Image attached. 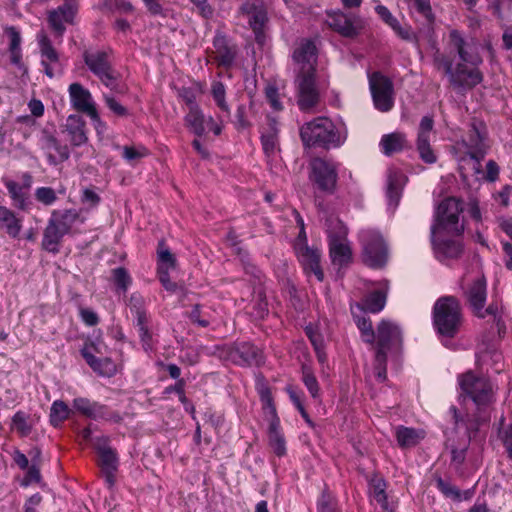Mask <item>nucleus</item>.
Instances as JSON below:
<instances>
[{
  "label": "nucleus",
  "mask_w": 512,
  "mask_h": 512,
  "mask_svg": "<svg viewBox=\"0 0 512 512\" xmlns=\"http://www.w3.org/2000/svg\"><path fill=\"white\" fill-rule=\"evenodd\" d=\"M35 197L39 202L45 205L53 204L57 198L55 191L50 187H40L36 189Z\"/></svg>",
  "instance_id": "864d4df0"
},
{
  "label": "nucleus",
  "mask_w": 512,
  "mask_h": 512,
  "mask_svg": "<svg viewBox=\"0 0 512 512\" xmlns=\"http://www.w3.org/2000/svg\"><path fill=\"white\" fill-rule=\"evenodd\" d=\"M214 47L216 48L219 63L224 66L230 65L234 59L235 52L227 46L225 38L222 36L216 37Z\"/></svg>",
  "instance_id": "49530a36"
},
{
  "label": "nucleus",
  "mask_w": 512,
  "mask_h": 512,
  "mask_svg": "<svg viewBox=\"0 0 512 512\" xmlns=\"http://www.w3.org/2000/svg\"><path fill=\"white\" fill-rule=\"evenodd\" d=\"M432 135L433 120L429 116H424L419 124L416 145L420 158L427 164H433L437 161L436 153L430 145Z\"/></svg>",
  "instance_id": "f3484780"
},
{
  "label": "nucleus",
  "mask_w": 512,
  "mask_h": 512,
  "mask_svg": "<svg viewBox=\"0 0 512 512\" xmlns=\"http://www.w3.org/2000/svg\"><path fill=\"white\" fill-rule=\"evenodd\" d=\"M37 41L41 54V63L44 67L45 74L52 78L59 66L58 53L52 47L51 42L45 33L40 32L37 35Z\"/></svg>",
  "instance_id": "5701e85b"
},
{
  "label": "nucleus",
  "mask_w": 512,
  "mask_h": 512,
  "mask_svg": "<svg viewBox=\"0 0 512 512\" xmlns=\"http://www.w3.org/2000/svg\"><path fill=\"white\" fill-rule=\"evenodd\" d=\"M91 346H85L81 354L89 366L98 374L110 377L116 372V365L108 358H96L91 352Z\"/></svg>",
  "instance_id": "cd10ccee"
},
{
  "label": "nucleus",
  "mask_w": 512,
  "mask_h": 512,
  "mask_svg": "<svg viewBox=\"0 0 512 512\" xmlns=\"http://www.w3.org/2000/svg\"><path fill=\"white\" fill-rule=\"evenodd\" d=\"M112 278L118 290L126 292L132 283V279L124 268H116L112 271Z\"/></svg>",
  "instance_id": "8fccbe9b"
},
{
  "label": "nucleus",
  "mask_w": 512,
  "mask_h": 512,
  "mask_svg": "<svg viewBox=\"0 0 512 512\" xmlns=\"http://www.w3.org/2000/svg\"><path fill=\"white\" fill-rule=\"evenodd\" d=\"M302 379L311 396L314 398L317 397L319 392L318 381L311 369L307 366H303Z\"/></svg>",
  "instance_id": "603ef678"
},
{
  "label": "nucleus",
  "mask_w": 512,
  "mask_h": 512,
  "mask_svg": "<svg viewBox=\"0 0 512 512\" xmlns=\"http://www.w3.org/2000/svg\"><path fill=\"white\" fill-rule=\"evenodd\" d=\"M447 46L449 55L455 54L454 57L436 56L435 62L439 67H443L450 82L465 86H475L480 83L482 77L477 66L482 59L477 44L465 39L458 30L452 29L448 34Z\"/></svg>",
  "instance_id": "f03ea898"
},
{
  "label": "nucleus",
  "mask_w": 512,
  "mask_h": 512,
  "mask_svg": "<svg viewBox=\"0 0 512 512\" xmlns=\"http://www.w3.org/2000/svg\"><path fill=\"white\" fill-rule=\"evenodd\" d=\"M414 5L418 12L423 14L426 18L430 19V17H431L430 0H415Z\"/></svg>",
  "instance_id": "69168bd1"
},
{
  "label": "nucleus",
  "mask_w": 512,
  "mask_h": 512,
  "mask_svg": "<svg viewBox=\"0 0 512 512\" xmlns=\"http://www.w3.org/2000/svg\"><path fill=\"white\" fill-rule=\"evenodd\" d=\"M77 12V6L74 2H67L57 9L51 10L48 13V22L51 28L61 36L66 27V24H72Z\"/></svg>",
  "instance_id": "412c9836"
},
{
  "label": "nucleus",
  "mask_w": 512,
  "mask_h": 512,
  "mask_svg": "<svg viewBox=\"0 0 512 512\" xmlns=\"http://www.w3.org/2000/svg\"><path fill=\"white\" fill-rule=\"evenodd\" d=\"M386 303V294L383 290L370 293L363 304L351 305V312L361 332L362 340L374 345L375 358L373 362L374 377L383 382L386 379V358L387 353L397 347L401 342L400 328L387 320H382L377 326V333H374L371 322L358 313L368 311L371 313L380 312Z\"/></svg>",
  "instance_id": "f257e3e1"
},
{
  "label": "nucleus",
  "mask_w": 512,
  "mask_h": 512,
  "mask_svg": "<svg viewBox=\"0 0 512 512\" xmlns=\"http://www.w3.org/2000/svg\"><path fill=\"white\" fill-rule=\"evenodd\" d=\"M73 408L82 415L92 419L102 418L106 414L103 405L84 397L75 398L73 400Z\"/></svg>",
  "instance_id": "72a5a7b5"
},
{
  "label": "nucleus",
  "mask_w": 512,
  "mask_h": 512,
  "mask_svg": "<svg viewBox=\"0 0 512 512\" xmlns=\"http://www.w3.org/2000/svg\"><path fill=\"white\" fill-rule=\"evenodd\" d=\"M327 234L332 263L341 268L349 263L352 257L347 241L348 230L341 220L333 217L327 220Z\"/></svg>",
  "instance_id": "423d86ee"
},
{
  "label": "nucleus",
  "mask_w": 512,
  "mask_h": 512,
  "mask_svg": "<svg viewBox=\"0 0 512 512\" xmlns=\"http://www.w3.org/2000/svg\"><path fill=\"white\" fill-rule=\"evenodd\" d=\"M405 183L406 177L400 170L390 169L388 171L386 195L389 209L394 211L398 206Z\"/></svg>",
  "instance_id": "393cba45"
},
{
  "label": "nucleus",
  "mask_w": 512,
  "mask_h": 512,
  "mask_svg": "<svg viewBox=\"0 0 512 512\" xmlns=\"http://www.w3.org/2000/svg\"><path fill=\"white\" fill-rule=\"evenodd\" d=\"M452 234L440 233L437 228H431V242L435 256L440 261L459 256L462 246L458 240L451 239Z\"/></svg>",
  "instance_id": "dca6fc26"
},
{
  "label": "nucleus",
  "mask_w": 512,
  "mask_h": 512,
  "mask_svg": "<svg viewBox=\"0 0 512 512\" xmlns=\"http://www.w3.org/2000/svg\"><path fill=\"white\" fill-rule=\"evenodd\" d=\"M296 253L303 269L307 275L313 273L318 281L324 278L320 267V253L317 250L309 248L307 245L299 242L296 244Z\"/></svg>",
  "instance_id": "6ab92c4d"
},
{
  "label": "nucleus",
  "mask_w": 512,
  "mask_h": 512,
  "mask_svg": "<svg viewBox=\"0 0 512 512\" xmlns=\"http://www.w3.org/2000/svg\"><path fill=\"white\" fill-rule=\"evenodd\" d=\"M122 150V156L129 164H134L149 155L148 149L143 145L124 146Z\"/></svg>",
  "instance_id": "de8ad7c7"
},
{
  "label": "nucleus",
  "mask_w": 512,
  "mask_h": 512,
  "mask_svg": "<svg viewBox=\"0 0 512 512\" xmlns=\"http://www.w3.org/2000/svg\"><path fill=\"white\" fill-rule=\"evenodd\" d=\"M306 334L309 337L314 349L323 348V339L312 327L306 328Z\"/></svg>",
  "instance_id": "0e129e2a"
},
{
  "label": "nucleus",
  "mask_w": 512,
  "mask_h": 512,
  "mask_svg": "<svg viewBox=\"0 0 512 512\" xmlns=\"http://www.w3.org/2000/svg\"><path fill=\"white\" fill-rule=\"evenodd\" d=\"M298 105L302 111L310 110L319 99L315 83V73L297 74L295 79Z\"/></svg>",
  "instance_id": "2eb2a0df"
},
{
  "label": "nucleus",
  "mask_w": 512,
  "mask_h": 512,
  "mask_svg": "<svg viewBox=\"0 0 512 512\" xmlns=\"http://www.w3.org/2000/svg\"><path fill=\"white\" fill-rule=\"evenodd\" d=\"M461 212L462 206L458 199L451 197L443 200L437 207L431 228H437L440 233L460 235L464 228L459 222Z\"/></svg>",
  "instance_id": "0eeeda50"
},
{
  "label": "nucleus",
  "mask_w": 512,
  "mask_h": 512,
  "mask_svg": "<svg viewBox=\"0 0 512 512\" xmlns=\"http://www.w3.org/2000/svg\"><path fill=\"white\" fill-rule=\"evenodd\" d=\"M152 15L164 16V8L161 4V0H142Z\"/></svg>",
  "instance_id": "052dcab7"
},
{
  "label": "nucleus",
  "mask_w": 512,
  "mask_h": 512,
  "mask_svg": "<svg viewBox=\"0 0 512 512\" xmlns=\"http://www.w3.org/2000/svg\"><path fill=\"white\" fill-rule=\"evenodd\" d=\"M386 484L382 478H373L370 482V496L384 512H392L385 493Z\"/></svg>",
  "instance_id": "a19ab883"
},
{
  "label": "nucleus",
  "mask_w": 512,
  "mask_h": 512,
  "mask_svg": "<svg viewBox=\"0 0 512 512\" xmlns=\"http://www.w3.org/2000/svg\"><path fill=\"white\" fill-rule=\"evenodd\" d=\"M9 37V49H21V36L19 31L15 27H8L5 30Z\"/></svg>",
  "instance_id": "5fc2aeb1"
},
{
  "label": "nucleus",
  "mask_w": 512,
  "mask_h": 512,
  "mask_svg": "<svg viewBox=\"0 0 512 512\" xmlns=\"http://www.w3.org/2000/svg\"><path fill=\"white\" fill-rule=\"evenodd\" d=\"M327 24L344 36L356 34V28L352 19L341 11H330L327 13Z\"/></svg>",
  "instance_id": "bb28decb"
},
{
  "label": "nucleus",
  "mask_w": 512,
  "mask_h": 512,
  "mask_svg": "<svg viewBox=\"0 0 512 512\" xmlns=\"http://www.w3.org/2000/svg\"><path fill=\"white\" fill-rule=\"evenodd\" d=\"M84 61L88 68L96 76H98L107 87L117 92L123 91L121 88L118 87L116 78L113 75L109 63L107 61V55L104 52H86L84 54Z\"/></svg>",
  "instance_id": "f8f14e48"
},
{
  "label": "nucleus",
  "mask_w": 512,
  "mask_h": 512,
  "mask_svg": "<svg viewBox=\"0 0 512 512\" xmlns=\"http://www.w3.org/2000/svg\"><path fill=\"white\" fill-rule=\"evenodd\" d=\"M259 393H260L261 401H262L264 407L266 409H268V411H269V413L271 415V418L277 417L276 416L275 408L272 405V399H271V395H270L269 390L267 388H265V387H261L259 389Z\"/></svg>",
  "instance_id": "6e6d98bb"
},
{
  "label": "nucleus",
  "mask_w": 512,
  "mask_h": 512,
  "mask_svg": "<svg viewBox=\"0 0 512 512\" xmlns=\"http://www.w3.org/2000/svg\"><path fill=\"white\" fill-rule=\"evenodd\" d=\"M99 464L105 474L106 482L110 487L114 485V473L118 467V460L115 452L107 447H98Z\"/></svg>",
  "instance_id": "a878e982"
},
{
  "label": "nucleus",
  "mask_w": 512,
  "mask_h": 512,
  "mask_svg": "<svg viewBox=\"0 0 512 512\" xmlns=\"http://www.w3.org/2000/svg\"><path fill=\"white\" fill-rule=\"evenodd\" d=\"M65 126L72 145L81 146L87 142L85 122L80 116L70 115L66 120Z\"/></svg>",
  "instance_id": "c85d7f7f"
},
{
  "label": "nucleus",
  "mask_w": 512,
  "mask_h": 512,
  "mask_svg": "<svg viewBox=\"0 0 512 512\" xmlns=\"http://www.w3.org/2000/svg\"><path fill=\"white\" fill-rule=\"evenodd\" d=\"M449 414L454 422L455 432L458 435L471 439L478 429L479 421L477 419L464 418L455 407L450 408Z\"/></svg>",
  "instance_id": "c756f323"
},
{
  "label": "nucleus",
  "mask_w": 512,
  "mask_h": 512,
  "mask_svg": "<svg viewBox=\"0 0 512 512\" xmlns=\"http://www.w3.org/2000/svg\"><path fill=\"white\" fill-rule=\"evenodd\" d=\"M360 242L363 249V260L372 268H380L387 262L388 248L382 235L372 229L360 232Z\"/></svg>",
  "instance_id": "6e6552de"
},
{
  "label": "nucleus",
  "mask_w": 512,
  "mask_h": 512,
  "mask_svg": "<svg viewBox=\"0 0 512 512\" xmlns=\"http://www.w3.org/2000/svg\"><path fill=\"white\" fill-rule=\"evenodd\" d=\"M466 296L471 308L478 317L484 318L487 315H491L496 319L497 309L494 306H489L484 309L486 302V282L483 277L478 276L469 284Z\"/></svg>",
  "instance_id": "ddd939ff"
},
{
  "label": "nucleus",
  "mask_w": 512,
  "mask_h": 512,
  "mask_svg": "<svg viewBox=\"0 0 512 512\" xmlns=\"http://www.w3.org/2000/svg\"><path fill=\"white\" fill-rule=\"evenodd\" d=\"M287 391L289 393L291 400L293 401V403L296 405V407L300 411L301 415L308 421V416H307V413L302 405L299 394L291 387H289L287 389Z\"/></svg>",
  "instance_id": "e2e57ef3"
},
{
  "label": "nucleus",
  "mask_w": 512,
  "mask_h": 512,
  "mask_svg": "<svg viewBox=\"0 0 512 512\" xmlns=\"http://www.w3.org/2000/svg\"><path fill=\"white\" fill-rule=\"evenodd\" d=\"M376 13L379 17L402 39L411 40L412 32L409 27H403L398 20L391 14L387 7L384 5H377L375 7Z\"/></svg>",
  "instance_id": "473e14b6"
},
{
  "label": "nucleus",
  "mask_w": 512,
  "mask_h": 512,
  "mask_svg": "<svg viewBox=\"0 0 512 512\" xmlns=\"http://www.w3.org/2000/svg\"><path fill=\"white\" fill-rule=\"evenodd\" d=\"M369 86L374 106L381 112H387L394 105L393 86L391 81L378 72L369 76Z\"/></svg>",
  "instance_id": "9d476101"
},
{
  "label": "nucleus",
  "mask_w": 512,
  "mask_h": 512,
  "mask_svg": "<svg viewBox=\"0 0 512 512\" xmlns=\"http://www.w3.org/2000/svg\"><path fill=\"white\" fill-rule=\"evenodd\" d=\"M229 358L238 365H259L262 362L260 350L250 343H240L232 347Z\"/></svg>",
  "instance_id": "b1692460"
},
{
  "label": "nucleus",
  "mask_w": 512,
  "mask_h": 512,
  "mask_svg": "<svg viewBox=\"0 0 512 512\" xmlns=\"http://www.w3.org/2000/svg\"><path fill=\"white\" fill-rule=\"evenodd\" d=\"M0 228L5 229L9 236L16 238L21 232L22 221L13 211L0 206Z\"/></svg>",
  "instance_id": "c9c22d12"
},
{
  "label": "nucleus",
  "mask_w": 512,
  "mask_h": 512,
  "mask_svg": "<svg viewBox=\"0 0 512 512\" xmlns=\"http://www.w3.org/2000/svg\"><path fill=\"white\" fill-rule=\"evenodd\" d=\"M300 134L306 146L337 148L346 141L347 128L341 121L333 122L329 118L318 117L303 125Z\"/></svg>",
  "instance_id": "7ed1b4c3"
},
{
  "label": "nucleus",
  "mask_w": 512,
  "mask_h": 512,
  "mask_svg": "<svg viewBox=\"0 0 512 512\" xmlns=\"http://www.w3.org/2000/svg\"><path fill=\"white\" fill-rule=\"evenodd\" d=\"M380 145L384 154L391 155L406 147L407 139L403 133L394 132L384 135L381 139Z\"/></svg>",
  "instance_id": "58836bf2"
},
{
  "label": "nucleus",
  "mask_w": 512,
  "mask_h": 512,
  "mask_svg": "<svg viewBox=\"0 0 512 512\" xmlns=\"http://www.w3.org/2000/svg\"><path fill=\"white\" fill-rule=\"evenodd\" d=\"M80 317L88 326L96 325L99 320L97 314L93 310L87 308L80 309Z\"/></svg>",
  "instance_id": "13d9d810"
},
{
  "label": "nucleus",
  "mask_w": 512,
  "mask_h": 512,
  "mask_svg": "<svg viewBox=\"0 0 512 512\" xmlns=\"http://www.w3.org/2000/svg\"><path fill=\"white\" fill-rule=\"evenodd\" d=\"M486 178L487 180L493 182L497 179L498 177V174H499V168L497 166V164L490 160L487 162V165H486Z\"/></svg>",
  "instance_id": "774afa93"
},
{
  "label": "nucleus",
  "mask_w": 512,
  "mask_h": 512,
  "mask_svg": "<svg viewBox=\"0 0 512 512\" xmlns=\"http://www.w3.org/2000/svg\"><path fill=\"white\" fill-rule=\"evenodd\" d=\"M106 105L109 107L111 111L119 116H124L127 114V110L123 107L118 101H116L112 96L105 95Z\"/></svg>",
  "instance_id": "4d7b16f0"
},
{
  "label": "nucleus",
  "mask_w": 512,
  "mask_h": 512,
  "mask_svg": "<svg viewBox=\"0 0 512 512\" xmlns=\"http://www.w3.org/2000/svg\"><path fill=\"white\" fill-rule=\"evenodd\" d=\"M100 201L97 193L91 189H84L82 193V202L89 207H96Z\"/></svg>",
  "instance_id": "bf43d9fd"
},
{
  "label": "nucleus",
  "mask_w": 512,
  "mask_h": 512,
  "mask_svg": "<svg viewBox=\"0 0 512 512\" xmlns=\"http://www.w3.org/2000/svg\"><path fill=\"white\" fill-rule=\"evenodd\" d=\"M262 147L264 153L268 157H274L280 151L278 141V130L275 123H270L269 126L262 132Z\"/></svg>",
  "instance_id": "e433bc0d"
},
{
  "label": "nucleus",
  "mask_w": 512,
  "mask_h": 512,
  "mask_svg": "<svg viewBox=\"0 0 512 512\" xmlns=\"http://www.w3.org/2000/svg\"><path fill=\"white\" fill-rule=\"evenodd\" d=\"M433 323L443 337H453L462 323L460 304L454 297H442L434 305Z\"/></svg>",
  "instance_id": "20e7f679"
},
{
  "label": "nucleus",
  "mask_w": 512,
  "mask_h": 512,
  "mask_svg": "<svg viewBox=\"0 0 512 512\" xmlns=\"http://www.w3.org/2000/svg\"><path fill=\"white\" fill-rule=\"evenodd\" d=\"M42 148L46 151L51 164H56L69 158L68 147L60 145L56 138L51 135H45L43 137Z\"/></svg>",
  "instance_id": "7c9ffc66"
},
{
  "label": "nucleus",
  "mask_w": 512,
  "mask_h": 512,
  "mask_svg": "<svg viewBox=\"0 0 512 512\" xmlns=\"http://www.w3.org/2000/svg\"><path fill=\"white\" fill-rule=\"evenodd\" d=\"M31 114L35 117H41L44 113V105L40 100L32 99L28 104Z\"/></svg>",
  "instance_id": "338daca9"
},
{
  "label": "nucleus",
  "mask_w": 512,
  "mask_h": 512,
  "mask_svg": "<svg viewBox=\"0 0 512 512\" xmlns=\"http://www.w3.org/2000/svg\"><path fill=\"white\" fill-rule=\"evenodd\" d=\"M395 436L400 447L409 448L417 445L425 437V433L423 430L398 426L395 428Z\"/></svg>",
  "instance_id": "f704fd0d"
},
{
  "label": "nucleus",
  "mask_w": 512,
  "mask_h": 512,
  "mask_svg": "<svg viewBox=\"0 0 512 512\" xmlns=\"http://www.w3.org/2000/svg\"><path fill=\"white\" fill-rule=\"evenodd\" d=\"M157 272H170L175 268L176 259L170 250L161 242L159 243Z\"/></svg>",
  "instance_id": "a18cd8bd"
},
{
  "label": "nucleus",
  "mask_w": 512,
  "mask_h": 512,
  "mask_svg": "<svg viewBox=\"0 0 512 512\" xmlns=\"http://www.w3.org/2000/svg\"><path fill=\"white\" fill-rule=\"evenodd\" d=\"M488 149L486 143V133L476 127L470 131L467 139L458 141L454 146L455 155L459 162L464 161L466 157L474 160L476 164L484 158Z\"/></svg>",
  "instance_id": "1a4fd4ad"
},
{
  "label": "nucleus",
  "mask_w": 512,
  "mask_h": 512,
  "mask_svg": "<svg viewBox=\"0 0 512 512\" xmlns=\"http://www.w3.org/2000/svg\"><path fill=\"white\" fill-rule=\"evenodd\" d=\"M65 235L61 229H59L54 222L49 221L43 236L42 245L45 250L49 252L56 253L58 252V246L62 239V237Z\"/></svg>",
  "instance_id": "ea45409f"
},
{
  "label": "nucleus",
  "mask_w": 512,
  "mask_h": 512,
  "mask_svg": "<svg viewBox=\"0 0 512 512\" xmlns=\"http://www.w3.org/2000/svg\"><path fill=\"white\" fill-rule=\"evenodd\" d=\"M311 179L324 191H333L337 182V164L333 161L317 158L311 163Z\"/></svg>",
  "instance_id": "4468645a"
},
{
  "label": "nucleus",
  "mask_w": 512,
  "mask_h": 512,
  "mask_svg": "<svg viewBox=\"0 0 512 512\" xmlns=\"http://www.w3.org/2000/svg\"><path fill=\"white\" fill-rule=\"evenodd\" d=\"M281 89H283V86L280 87V85L275 81L267 83L265 87L266 99L271 108L275 111H280L283 109V93L281 92Z\"/></svg>",
  "instance_id": "c03bdc74"
},
{
  "label": "nucleus",
  "mask_w": 512,
  "mask_h": 512,
  "mask_svg": "<svg viewBox=\"0 0 512 512\" xmlns=\"http://www.w3.org/2000/svg\"><path fill=\"white\" fill-rule=\"evenodd\" d=\"M187 126L198 136H201L206 131V118L198 105H192L189 112L185 116Z\"/></svg>",
  "instance_id": "79ce46f5"
},
{
  "label": "nucleus",
  "mask_w": 512,
  "mask_h": 512,
  "mask_svg": "<svg viewBox=\"0 0 512 512\" xmlns=\"http://www.w3.org/2000/svg\"><path fill=\"white\" fill-rule=\"evenodd\" d=\"M71 104L78 111L86 113L89 117H96V107L92 95L79 83H72L68 89Z\"/></svg>",
  "instance_id": "aec40b11"
},
{
  "label": "nucleus",
  "mask_w": 512,
  "mask_h": 512,
  "mask_svg": "<svg viewBox=\"0 0 512 512\" xmlns=\"http://www.w3.org/2000/svg\"><path fill=\"white\" fill-rule=\"evenodd\" d=\"M269 445L277 456H283L286 453V441L280 429L278 417L271 418L268 428Z\"/></svg>",
  "instance_id": "2f4dec72"
},
{
  "label": "nucleus",
  "mask_w": 512,
  "mask_h": 512,
  "mask_svg": "<svg viewBox=\"0 0 512 512\" xmlns=\"http://www.w3.org/2000/svg\"><path fill=\"white\" fill-rule=\"evenodd\" d=\"M292 60L296 74L315 73L317 49L308 39H302L295 44Z\"/></svg>",
  "instance_id": "9b49d317"
},
{
  "label": "nucleus",
  "mask_w": 512,
  "mask_h": 512,
  "mask_svg": "<svg viewBox=\"0 0 512 512\" xmlns=\"http://www.w3.org/2000/svg\"><path fill=\"white\" fill-rule=\"evenodd\" d=\"M50 221L67 234L75 223L83 222L76 210H65L63 212L54 211Z\"/></svg>",
  "instance_id": "4c0bfd02"
},
{
  "label": "nucleus",
  "mask_w": 512,
  "mask_h": 512,
  "mask_svg": "<svg viewBox=\"0 0 512 512\" xmlns=\"http://www.w3.org/2000/svg\"><path fill=\"white\" fill-rule=\"evenodd\" d=\"M211 93L214 101L217 106L228 115L230 114V109L228 104L225 101V87L221 82H213L211 87Z\"/></svg>",
  "instance_id": "3c124183"
},
{
  "label": "nucleus",
  "mask_w": 512,
  "mask_h": 512,
  "mask_svg": "<svg viewBox=\"0 0 512 512\" xmlns=\"http://www.w3.org/2000/svg\"><path fill=\"white\" fill-rule=\"evenodd\" d=\"M11 428L21 436H27L31 431V425L28 423L27 415L22 411L16 412L12 418Z\"/></svg>",
  "instance_id": "09e8293b"
},
{
  "label": "nucleus",
  "mask_w": 512,
  "mask_h": 512,
  "mask_svg": "<svg viewBox=\"0 0 512 512\" xmlns=\"http://www.w3.org/2000/svg\"><path fill=\"white\" fill-rule=\"evenodd\" d=\"M239 14L247 20L250 28L255 33L256 39L259 40L267 20L266 11L263 6L254 2H246L240 7Z\"/></svg>",
  "instance_id": "4be33fe9"
},
{
  "label": "nucleus",
  "mask_w": 512,
  "mask_h": 512,
  "mask_svg": "<svg viewBox=\"0 0 512 512\" xmlns=\"http://www.w3.org/2000/svg\"><path fill=\"white\" fill-rule=\"evenodd\" d=\"M459 386L464 401L469 399L477 408L489 405L494 398V386L485 376L467 372L459 377Z\"/></svg>",
  "instance_id": "39448f33"
},
{
  "label": "nucleus",
  "mask_w": 512,
  "mask_h": 512,
  "mask_svg": "<svg viewBox=\"0 0 512 512\" xmlns=\"http://www.w3.org/2000/svg\"><path fill=\"white\" fill-rule=\"evenodd\" d=\"M198 9L199 13L205 17L209 18L213 14L212 7L207 3V0H190Z\"/></svg>",
  "instance_id": "680f3d73"
},
{
  "label": "nucleus",
  "mask_w": 512,
  "mask_h": 512,
  "mask_svg": "<svg viewBox=\"0 0 512 512\" xmlns=\"http://www.w3.org/2000/svg\"><path fill=\"white\" fill-rule=\"evenodd\" d=\"M129 307L135 317L143 348L148 351L152 348L150 343L151 334L148 329V317L144 309V299L142 296L133 294L129 301Z\"/></svg>",
  "instance_id": "a211bd4d"
},
{
  "label": "nucleus",
  "mask_w": 512,
  "mask_h": 512,
  "mask_svg": "<svg viewBox=\"0 0 512 512\" xmlns=\"http://www.w3.org/2000/svg\"><path fill=\"white\" fill-rule=\"evenodd\" d=\"M72 410L66 403L61 400H56L52 403L50 408V422L54 427L60 426L66 419L69 418Z\"/></svg>",
  "instance_id": "37998d69"
}]
</instances>
